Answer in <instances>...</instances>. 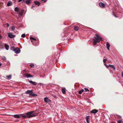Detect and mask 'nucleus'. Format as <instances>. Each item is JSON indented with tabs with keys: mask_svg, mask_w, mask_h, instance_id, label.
<instances>
[{
	"mask_svg": "<svg viewBox=\"0 0 123 123\" xmlns=\"http://www.w3.org/2000/svg\"><path fill=\"white\" fill-rule=\"evenodd\" d=\"M15 28L14 27H12L11 28V29L13 31L15 30Z\"/></svg>",
	"mask_w": 123,
	"mask_h": 123,
	"instance_id": "obj_31",
	"label": "nucleus"
},
{
	"mask_svg": "<svg viewBox=\"0 0 123 123\" xmlns=\"http://www.w3.org/2000/svg\"><path fill=\"white\" fill-rule=\"evenodd\" d=\"M7 26V27H8L9 26V24L7 23L6 24Z\"/></svg>",
	"mask_w": 123,
	"mask_h": 123,
	"instance_id": "obj_40",
	"label": "nucleus"
},
{
	"mask_svg": "<svg viewBox=\"0 0 123 123\" xmlns=\"http://www.w3.org/2000/svg\"><path fill=\"white\" fill-rule=\"evenodd\" d=\"M14 51L16 53L18 54L20 53V50L17 47L16 48Z\"/></svg>",
	"mask_w": 123,
	"mask_h": 123,
	"instance_id": "obj_5",
	"label": "nucleus"
},
{
	"mask_svg": "<svg viewBox=\"0 0 123 123\" xmlns=\"http://www.w3.org/2000/svg\"><path fill=\"white\" fill-rule=\"evenodd\" d=\"M34 3L36 5H37L38 6H39L40 5V2L38 1L35 0L34 1Z\"/></svg>",
	"mask_w": 123,
	"mask_h": 123,
	"instance_id": "obj_8",
	"label": "nucleus"
},
{
	"mask_svg": "<svg viewBox=\"0 0 123 123\" xmlns=\"http://www.w3.org/2000/svg\"><path fill=\"white\" fill-rule=\"evenodd\" d=\"M12 2L11 1H9L8 2L7 5V6H9L12 5Z\"/></svg>",
	"mask_w": 123,
	"mask_h": 123,
	"instance_id": "obj_17",
	"label": "nucleus"
},
{
	"mask_svg": "<svg viewBox=\"0 0 123 123\" xmlns=\"http://www.w3.org/2000/svg\"><path fill=\"white\" fill-rule=\"evenodd\" d=\"M99 5L102 8H104L105 7V5L102 2L99 3Z\"/></svg>",
	"mask_w": 123,
	"mask_h": 123,
	"instance_id": "obj_7",
	"label": "nucleus"
},
{
	"mask_svg": "<svg viewBox=\"0 0 123 123\" xmlns=\"http://www.w3.org/2000/svg\"><path fill=\"white\" fill-rule=\"evenodd\" d=\"M23 116V114H21L19 115H13V117L15 118H20V117H22Z\"/></svg>",
	"mask_w": 123,
	"mask_h": 123,
	"instance_id": "obj_3",
	"label": "nucleus"
},
{
	"mask_svg": "<svg viewBox=\"0 0 123 123\" xmlns=\"http://www.w3.org/2000/svg\"><path fill=\"white\" fill-rule=\"evenodd\" d=\"M106 61H107L106 59H104L103 60V62L104 63H105L106 62Z\"/></svg>",
	"mask_w": 123,
	"mask_h": 123,
	"instance_id": "obj_35",
	"label": "nucleus"
},
{
	"mask_svg": "<svg viewBox=\"0 0 123 123\" xmlns=\"http://www.w3.org/2000/svg\"><path fill=\"white\" fill-rule=\"evenodd\" d=\"M1 63H0V66H1Z\"/></svg>",
	"mask_w": 123,
	"mask_h": 123,
	"instance_id": "obj_43",
	"label": "nucleus"
},
{
	"mask_svg": "<svg viewBox=\"0 0 123 123\" xmlns=\"http://www.w3.org/2000/svg\"><path fill=\"white\" fill-rule=\"evenodd\" d=\"M123 123V121L121 120H120L118 121V123Z\"/></svg>",
	"mask_w": 123,
	"mask_h": 123,
	"instance_id": "obj_32",
	"label": "nucleus"
},
{
	"mask_svg": "<svg viewBox=\"0 0 123 123\" xmlns=\"http://www.w3.org/2000/svg\"><path fill=\"white\" fill-rule=\"evenodd\" d=\"M85 91H86V92H87V91L89 92V90H88V88H85Z\"/></svg>",
	"mask_w": 123,
	"mask_h": 123,
	"instance_id": "obj_30",
	"label": "nucleus"
},
{
	"mask_svg": "<svg viewBox=\"0 0 123 123\" xmlns=\"http://www.w3.org/2000/svg\"><path fill=\"white\" fill-rule=\"evenodd\" d=\"M22 1L23 2H25V0H22Z\"/></svg>",
	"mask_w": 123,
	"mask_h": 123,
	"instance_id": "obj_42",
	"label": "nucleus"
},
{
	"mask_svg": "<svg viewBox=\"0 0 123 123\" xmlns=\"http://www.w3.org/2000/svg\"><path fill=\"white\" fill-rule=\"evenodd\" d=\"M3 3L2 2H0V8L3 7Z\"/></svg>",
	"mask_w": 123,
	"mask_h": 123,
	"instance_id": "obj_23",
	"label": "nucleus"
},
{
	"mask_svg": "<svg viewBox=\"0 0 123 123\" xmlns=\"http://www.w3.org/2000/svg\"><path fill=\"white\" fill-rule=\"evenodd\" d=\"M79 27L77 26H75L74 27V29L75 31H78V30H79Z\"/></svg>",
	"mask_w": 123,
	"mask_h": 123,
	"instance_id": "obj_22",
	"label": "nucleus"
},
{
	"mask_svg": "<svg viewBox=\"0 0 123 123\" xmlns=\"http://www.w3.org/2000/svg\"><path fill=\"white\" fill-rule=\"evenodd\" d=\"M121 74L122 75V76L123 77V72H122L121 73Z\"/></svg>",
	"mask_w": 123,
	"mask_h": 123,
	"instance_id": "obj_39",
	"label": "nucleus"
},
{
	"mask_svg": "<svg viewBox=\"0 0 123 123\" xmlns=\"http://www.w3.org/2000/svg\"><path fill=\"white\" fill-rule=\"evenodd\" d=\"M29 38L30 40H31V42H32L33 41L32 40L36 41L37 40L36 39L31 36H30Z\"/></svg>",
	"mask_w": 123,
	"mask_h": 123,
	"instance_id": "obj_12",
	"label": "nucleus"
},
{
	"mask_svg": "<svg viewBox=\"0 0 123 123\" xmlns=\"http://www.w3.org/2000/svg\"><path fill=\"white\" fill-rule=\"evenodd\" d=\"M12 75H9L6 76V77L7 78V79L8 80H10L11 78Z\"/></svg>",
	"mask_w": 123,
	"mask_h": 123,
	"instance_id": "obj_21",
	"label": "nucleus"
},
{
	"mask_svg": "<svg viewBox=\"0 0 123 123\" xmlns=\"http://www.w3.org/2000/svg\"><path fill=\"white\" fill-rule=\"evenodd\" d=\"M31 8H33L34 9H35V7L34 6H31Z\"/></svg>",
	"mask_w": 123,
	"mask_h": 123,
	"instance_id": "obj_33",
	"label": "nucleus"
},
{
	"mask_svg": "<svg viewBox=\"0 0 123 123\" xmlns=\"http://www.w3.org/2000/svg\"><path fill=\"white\" fill-rule=\"evenodd\" d=\"M31 96H37V95L35 93H32Z\"/></svg>",
	"mask_w": 123,
	"mask_h": 123,
	"instance_id": "obj_27",
	"label": "nucleus"
},
{
	"mask_svg": "<svg viewBox=\"0 0 123 123\" xmlns=\"http://www.w3.org/2000/svg\"><path fill=\"white\" fill-rule=\"evenodd\" d=\"M84 91V90L83 89H82L81 90L79 91V92L78 93L79 94H81L82 92H83Z\"/></svg>",
	"mask_w": 123,
	"mask_h": 123,
	"instance_id": "obj_25",
	"label": "nucleus"
},
{
	"mask_svg": "<svg viewBox=\"0 0 123 123\" xmlns=\"http://www.w3.org/2000/svg\"><path fill=\"white\" fill-rule=\"evenodd\" d=\"M110 46V45L109 43L108 42H107L106 43V46L107 49L108 50H109Z\"/></svg>",
	"mask_w": 123,
	"mask_h": 123,
	"instance_id": "obj_14",
	"label": "nucleus"
},
{
	"mask_svg": "<svg viewBox=\"0 0 123 123\" xmlns=\"http://www.w3.org/2000/svg\"><path fill=\"white\" fill-rule=\"evenodd\" d=\"M25 77L27 78L31 77H33V76L31 75L28 74H25Z\"/></svg>",
	"mask_w": 123,
	"mask_h": 123,
	"instance_id": "obj_10",
	"label": "nucleus"
},
{
	"mask_svg": "<svg viewBox=\"0 0 123 123\" xmlns=\"http://www.w3.org/2000/svg\"><path fill=\"white\" fill-rule=\"evenodd\" d=\"M30 66L32 68H34V65L33 64H31L30 65Z\"/></svg>",
	"mask_w": 123,
	"mask_h": 123,
	"instance_id": "obj_28",
	"label": "nucleus"
},
{
	"mask_svg": "<svg viewBox=\"0 0 123 123\" xmlns=\"http://www.w3.org/2000/svg\"><path fill=\"white\" fill-rule=\"evenodd\" d=\"M44 101L46 102H49L50 101V100L47 97L45 98H44Z\"/></svg>",
	"mask_w": 123,
	"mask_h": 123,
	"instance_id": "obj_11",
	"label": "nucleus"
},
{
	"mask_svg": "<svg viewBox=\"0 0 123 123\" xmlns=\"http://www.w3.org/2000/svg\"><path fill=\"white\" fill-rule=\"evenodd\" d=\"M113 15H114V16L115 17H117V16H116V15H115V14H114V12H113Z\"/></svg>",
	"mask_w": 123,
	"mask_h": 123,
	"instance_id": "obj_38",
	"label": "nucleus"
},
{
	"mask_svg": "<svg viewBox=\"0 0 123 123\" xmlns=\"http://www.w3.org/2000/svg\"><path fill=\"white\" fill-rule=\"evenodd\" d=\"M96 37L93 39V43L94 45H96V44L97 43H99L100 40H102V38L99 36V35L98 34H95Z\"/></svg>",
	"mask_w": 123,
	"mask_h": 123,
	"instance_id": "obj_2",
	"label": "nucleus"
},
{
	"mask_svg": "<svg viewBox=\"0 0 123 123\" xmlns=\"http://www.w3.org/2000/svg\"><path fill=\"white\" fill-rule=\"evenodd\" d=\"M4 46L5 49L6 50H8L9 47V45L7 44H5L4 45Z\"/></svg>",
	"mask_w": 123,
	"mask_h": 123,
	"instance_id": "obj_15",
	"label": "nucleus"
},
{
	"mask_svg": "<svg viewBox=\"0 0 123 123\" xmlns=\"http://www.w3.org/2000/svg\"><path fill=\"white\" fill-rule=\"evenodd\" d=\"M31 2V0H27L25 1V3L27 5L29 4Z\"/></svg>",
	"mask_w": 123,
	"mask_h": 123,
	"instance_id": "obj_19",
	"label": "nucleus"
},
{
	"mask_svg": "<svg viewBox=\"0 0 123 123\" xmlns=\"http://www.w3.org/2000/svg\"><path fill=\"white\" fill-rule=\"evenodd\" d=\"M89 116H87L86 117V119L87 123H90L89 122Z\"/></svg>",
	"mask_w": 123,
	"mask_h": 123,
	"instance_id": "obj_16",
	"label": "nucleus"
},
{
	"mask_svg": "<svg viewBox=\"0 0 123 123\" xmlns=\"http://www.w3.org/2000/svg\"><path fill=\"white\" fill-rule=\"evenodd\" d=\"M33 111H30L27 113L25 114H23L22 117L23 118H30L37 115L36 113H33Z\"/></svg>",
	"mask_w": 123,
	"mask_h": 123,
	"instance_id": "obj_1",
	"label": "nucleus"
},
{
	"mask_svg": "<svg viewBox=\"0 0 123 123\" xmlns=\"http://www.w3.org/2000/svg\"><path fill=\"white\" fill-rule=\"evenodd\" d=\"M109 65L110 67L112 68L114 70H115L116 68L114 65H111L110 64H109Z\"/></svg>",
	"mask_w": 123,
	"mask_h": 123,
	"instance_id": "obj_20",
	"label": "nucleus"
},
{
	"mask_svg": "<svg viewBox=\"0 0 123 123\" xmlns=\"http://www.w3.org/2000/svg\"><path fill=\"white\" fill-rule=\"evenodd\" d=\"M62 92L63 93L65 94L66 93V89L65 88H62Z\"/></svg>",
	"mask_w": 123,
	"mask_h": 123,
	"instance_id": "obj_18",
	"label": "nucleus"
},
{
	"mask_svg": "<svg viewBox=\"0 0 123 123\" xmlns=\"http://www.w3.org/2000/svg\"><path fill=\"white\" fill-rule=\"evenodd\" d=\"M21 36L22 37H23V38H24L25 37V34H23L21 35Z\"/></svg>",
	"mask_w": 123,
	"mask_h": 123,
	"instance_id": "obj_29",
	"label": "nucleus"
},
{
	"mask_svg": "<svg viewBox=\"0 0 123 123\" xmlns=\"http://www.w3.org/2000/svg\"><path fill=\"white\" fill-rule=\"evenodd\" d=\"M98 111L97 110L94 109L91 111V112L92 113L95 114L98 112Z\"/></svg>",
	"mask_w": 123,
	"mask_h": 123,
	"instance_id": "obj_9",
	"label": "nucleus"
},
{
	"mask_svg": "<svg viewBox=\"0 0 123 123\" xmlns=\"http://www.w3.org/2000/svg\"><path fill=\"white\" fill-rule=\"evenodd\" d=\"M8 37L10 38H13L15 37V36L14 35H13L12 33H7Z\"/></svg>",
	"mask_w": 123,
	"mask_h": 123,
	"instance_id": "obj_4",
	"label": "nucleus"
},
{
	"mask_svg": "<svg viewBox=\"0 0 123 123\" xmlns=\"http://www.w3.org/2000/svg\"><path fill=\"white\" fill-rule=\"evenodd\" d=\"M39 84L40 86H43V84L42 83H39Z\"/></svg>",
	"mask_w": 123,
	"mask_h": 123,
	"instance_id": "obj_36",
	"label": "nucleus"
},
{
	"mask_svg": "<svg viewBox=\"0 0 123 123\" xmlns=\"http://www.w3.org/2000/svg\"><path fill=\"white\" fill-rule=\"evenodd\" d=\"M22 0H19L18 2H20L22 1Z\"/></svg>",
	"mask_w": 123,
	"mask_h": 123,
	"instance_id": "obj_41",
	"label": "nucleus"
},
{
	"mask_svg": "<svg viewBox=\"0 0 123 123\" xmlns=\"http://www.w3.org/2000/svg\"><path fill=\"white\" fill-rule=\"evenodd\" d=\"M104 65L106 66V68H109V66L108 65H107L106 63H105Z\"/></svg>",
	"mask_w": 123,
	"mask_h": 123,
	"instance_id": "obj_34",
	"label": "nucleus"
},
{
	"mask_svg": "<svg viewBox=\"0 0 123 123\" xmlns=\"http://www.w3.org/2000/svg\"><path fill=\"white\" fill-rule=\"evenodd\" d=\"M20 12H19V13L20 14Z\"/></svg>",
	"mask_w": 123,
	"mask_h": 123,
	"instance_id": "obj_44",
	"label": "nucleus"
},
{
	"mask_svg": "<svg viewBox=\"0 0 123 123\" xmlns=\"http://www.w3.org/2000/svg\"><path fill=\"white\" fill-rule=\"evenodd\" d=\"M33 92L32 91L30 90H28L27 91H26L25 93L26 94H29L30 95H31L32 93Z\"/></svg>",
	"mask_w": 123,
	"mask_h": 123,
	"instance_id": "obj_6",
	"label": "nucleus"
},
{
	"mask_svg": "<svg viewBox=\"0 0 123 123\" xmlns=\"http://www.w3.org/2000/svg\"><path fill=\"white\" fill-rule=\"evenodd\" d=\"M42 1L44 2H45L46 1V0H42Z\"/></svg>",
	"mask_w": 123,
	"mask_h": 123,
	"instance_id": "obj_37",
	"label": "nucleus"
},
{
	"mask_svg": "<svg viewBox=\"0 0 123 123\" xmlns=\"http://www.w3.org/2000/svg\"><path fill=\"white\" fill-rule=\"evenodd\" d=\"M15 47H14V46H12V47L11 48V50H13V51H14L15 49Z\"/></svg>",
	"mask_w": 123,
	"mask_h": 123,
	"instance_id": "obj_26",
	"label": "nucleus"
},
{
	"mask_svg": "<svg viewBox=\"0 0 123 123\" xmlns=\"http://www.w3.org/2000/svg\"><path fill=\"white\" fill-rule=\"evenodd\" d=\"M19 9L17 7H16L14 9V10L16 12H18L19 11Z\"/></svg>",
	"mask_w": 123,
	"mask_h": 123,
	"instance_id": "obj_24",
	"label": "nucleus"
},
{
	"mask_svg": "<svg viewBox=\"0 0 123 123\" xmlns=\"http://www.w3.org/2000/svg\"><path fill=\"white\" fill-rule=\"evenodd\" d=\"M29 82L31 83L33 85H36L37 84V83L36 82H33L31 80H29Z\"/></svg>",
	"mask_w": 123,
	"mask_h": 123,
	"instance_id": "obj_13",
	"label": "nucleus"
}]
</instances>
